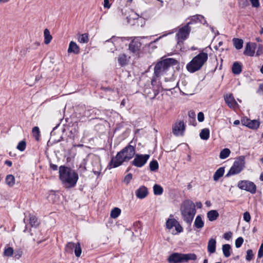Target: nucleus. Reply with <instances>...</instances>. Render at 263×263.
Returning <instances> with one entry per match:
<instances>
[{"instance_id":"obj_21","label":"nucleus","mask_w":263,"mask_h":263,"mask_svg":"<svg viewBox=\"0 0 263 263\" xmlns=\"http://www.w3.org/2000/svg\"><path fill=\"white\" fill-rule=\"evenodd\" d=\"M255 53V47H251L250 43H247L245 50L243 51V54L247 56L253 57L254 56Z\"/></svg>"},{"instance_id":"obj_26","label":"nucleus","mask_w":263,"mask_h":263,"mask_svg":"<svg viewBox=\"0 0 263 263\" xmlns=\"http://www.w3.org/2000/svg\"><path fill=\"white\" fill-rule=\"evenodd\" d=\"M194 226L197 229H201L204 226V222L202 219L201 216L199 215H197L195 218Z\"/></svg>"},{"instance_id":"obj_18","label":"nucleus","mask_w":263,"mask_h":263,"mask_svg":"<svg viewBox=\"0 0 263 263\" xmlns=\"http://www.w3.org/2000/svg\"><path fill=\"white\" fill-rule=\"evenodd\" d=\"M148 194L147 188L144 186H140L136 191L135 195L138 199H143L145 198Z\"/></svg>"},{"instance_id":"obj_54","label":"nucleus","mask_w":263,"mask_h":263,"mask_svg":"<svg viewBox=\"0 0 263 263\" xmlns=\"http://www.w3.org/2000/svg\"><path fill=\"white\" fill-rule=\"evenodd\" d=\"M263 256V242L261 244L258 252V257L261 258Z\"/></svg>"},{"instance_id":"obj_46","label":"nucleus","mask_w":263,"mask_h":263,"mask_svg":"<svg viewBox=\"0 0 263 263\" xmlns=\"http://www.w3.org/2000/svg\"><path fill=\"white\" fill-rule=\"evenodd\" d=\"M254 256L253 251L251 249H249L247 251V255L246 259L248 261L251 260Z\"/></svg>"},{"instance_id":"obj_60","label":"nucleus","mask_w":263,"mask_h":263,"mask_svg":"<svg viewBox=\"0 0 263 263\" xmlns=\"http://www.w3.org/2000/svg\"><path fill=\"white\" fill-rule=\"evenodd\" d=\"M5 164L9 167H11L12 165V162L11 161L8 160L5 161Z\"/></svg>"},{"instance_id":"obj_8","label":"nucleus","mask_w":263,"mask_h":263,"mask_svg":"<svg viewBox=\"0 0 263 263\" xmlns=\"http://www.w3.org/2000/svg\"><path fill=\"white\" fill-rule=\"evenodd\" d=\"M191 31L190 26H188V25L186 24L179 29L176 34L177 40V48L179 46L181 50V45L183 44V42L189 37Z\"/></svg>"},{"instance_id":"obj_58","label":"nucleus","mask_w":263,"mask_h":263,"mask_svg":"<svg viewBox=\"0 0 263 263\" xmlns=\"http://www.w3.org/2000/svg\"><path fill=\"white\" fill-rule=\"evenodd\" d=\"M258 92L263 95V83L259 85Z\"/></svg>"},{"instance_id":"obj_41","label":"nucleus","mask_w":263,"mask_h":263,"mask_svg":"<svg viewBox=\"0 0 263 263\" xmlns=\"http://www.w3.org/2000/svg\"><path fill=\"white\" fill-rule=\"evenodd\" d=\"M76 243L73 242H69L67 243L65 247V251L68 252H71L73 249H74Z\"/></svg>"},{"instance_id":"obj_29","label":"nucleus","mask_w":263,"mask_h":263,"mask_svg":"<svg viewBox=\"0 0 263 263\" xmlns=\"http://www.w3.org/2000/svg\"><path fill=\"white\" fill-rule=\"evenodd\" d=\"M234 46L236 49H240L243 47V41L242 39L233 38L232 40Z\"/></svg>"},{"instance_id":"obj_48","label":"nucleus","mask_w":263,"mask_h":263,"mask_svg":"<svg viewBox=\"0 0 263 263\" xmlns=\"http://www.w3.org/2000/svg\"><path fill=\"white\" fill-rule=\"evenodd\" d=\"M174 227L176 231L175 234H178L183 231V228L178 221H177V223L175 224Z\"/></svg>"},{"instance_id":"obj_13","label":"nucleus","mask_w":263,"mask_h":263,"mask_svg":"<svg viewBox=\"0 0 263 263\" xmlns=\"http://www.w3.org/2000/svg\"><path fill=\"white\" fill-rule=\"evenodd\" d=\"M141 43L137 37L134 38L130 43L128 49L130 52L134 54H138L140 50Z\"/></svg>"},{"instance_id":"obj_45","label":"nucleus","mask_w":263,"mask_h":263,"mask_svg":"<svg viewBox=\"0 0 263 263\" xmlns=\"http://www.w3.org/2000/svg\"><path fill=\"white\" fill-rule=\"evenodd\" d=\"M14 253V250L12 247H8L7 248H5L4 255L6 256L10 257Z\"/></svg>"},{"instance_id":"obj_28","label":"nucleus","mask_w":263,"mask_h":263,"mask_svg":"<svg viewBox=\"0 0 263 263\" xmlns=\"http://www.w3.org/2000/svg\"><path fill=\"white\" fill-rule=\"evenodd\" d=\"M199 136L202 140H207L209 139L210 137L209 129L206 128L202 129L199 134Z\"/></svg>"},{"instance_id":"obj_5","label":"nucleus","mask_w":263,"mask_h":263,"mask_svg":"<svg viewBox=\"0 0 263 263\" xmlns=\"http://www.w3.org/2000/svg\"><path fill=\"white\" fill-rule=\"evenodd\" d=\"M208 59V54L203 51L201 52L186 64V68L190 73H194L202 68Z\"/></svg>"},{"instance_id":"obj_36","label":"nucleus","mask_w":263,"mask_h":263,"mask_svg":"<svg viewBox=\"0 0 263 263\" xmlns=\"http://www.w3.org/2000/svg\"><path fill=\"white\" fill-rule=\"evenodd\" d=\"M29 224L32 227H37L39 224L37 218L34 215L30 216L29 218Z\"/></svg>"},{"instance_id":"obj_15","label":"nucleus","mask_w":263,"mask_h":263,"mask_svg":"<svg viewBox=\"0 0 263 263\" xmlns=\"http://www.w3.org/2000/svg\"><path fill=\"white\" fill-rule=\"evenodd\" d=\"M91 163L93 166L92 172L95 175L98 177L102 170V166L99 158L98 157H95L92 159Z\"/></svg>"},{"instance_id":"obj_33","label":"nucleus","mask_w":263,"mask_h":263,"mask_svg":"<svg viewBox=\"0 0 263 263\" xmlns=\"http://www.w3.org/2000/svg\"><path fill=\"white\" fill-rule=\"evenodd\" d=\"M44 43L45 44H48L51 41L52 36L50 33V31L48 29H45L44 31Z\"/></svg>"},{"instance_id":"obj_63","label":"nucleus","mask_w":263,"mask_h":263,"mask_svg":"<svg viewBox=\"0 0 263 263\" xmlns=\"http://www.w3.org/2000/svg\"><path fill=\"white\" fill-rule=\"evenodd\" d=\"M233 123L235 125H237L239 124L240 121L238 120H236L234 121Z\"/></svg>"},{"instance_id":"obj_55","label":"nucleus","mask_w":263,"mask_h":263,"mask_svg":"<svg viewBox=\"0 0 263 263\" xmlns=\"http://www.w3.org/2000/svg\"><path fill=\"white\" fill-rule=\"evenodd\" d=\"M263 53V47L261 45H259L256 51V55L258 56Z\"/></svg>"},{"instance_id":"obj_10","label":"nucleus","mask_w":263,"mask_h":263,"mask_svg":"<svg viewBox=\"0 0 263 263\" xmlns=\"http://www.w3.org/2000/svg\"><path fill=\"white\" fill-rule=\"evenodd\" d=\"M135 156V158L132 161V164L137 167H141L144 166L150 157V155L148 154L142 155L137 154Z\"/></svg>"},{"instance_id":"obj_40","label":"nucleus","mask_w":263,"mask_h":263,"mask_svg":"<svg viewBox=\"0 0 263 263\" xmlns=\"http://www.w3.org/2000/svg\"><path fill=\"white\" fill-rule=\"evenodd\" d=\"M32 132L33 136H34L35 139L37 141H39L40 139V132L39 128L37 126L34 127L32 128Z\"/></svg>"},{"instance_id":"obj_17","label":"nucleus","mask_w":263,"mask_h":263,"mask_svg":"<svg viewBox=\"0 0 263 263\" xmlns=\"http://www.w3.org/2000/svg\"><path fill=\"white\" fill-rule=\"evenodd\" d=\"M226 103L231 108H235L238 106V103L235 100L232 93L227 94L224 96Z\"/></svg>"},{"instance_id":"obj_9","label":"nucleus","mask_w":263,"mask_h":263,"mask_svg":"<svg viewBox=\"0 0 263 263\" xmlns=\"http://www.w3.org/2000/svg\"><path fill=\"white\" fill-rule=\"evenodd\" d=\"M153 88L145 87L143 90L144 95L146 97L149 98L151 100L155 99L159 93L161 85L159 81L158 83H155L154 85H152Z\"/></svg>"},{"instance_id":"obj_62","label":"nucleus","mask_w":263,"mask_h":263,"mask_svg":"<svg viewBox=\"0 0 263 263\" xmlns=\"http://www.w3.org/2000/svg\"><path fill=\"white\" fill-rule=\"evenodd\" d=\"M60 125V123L58 124L53 128V130L51 131V134H54V130L57 128V127L59 126Z\"/></svg>"},{"instance_id":"obj_14","label":"nucleus","mask_w":263,"mask_h":263,"mask_svg":"<svg viewBox=\"0 0 263 263\" xmlns=\"http://www.w3.org/2000/svg\"><path fill=\"white\" fill-rule=\"evenodd\" d=\"M190 20V21L186 24L188 25V26H190V25L195 24L197 23H200L203 25H205L206 24V21L204 18V17L200 14H196L192 16H190L188 18Z\"/></svg>"},{"instance_id":"obj_37","label":"nucleus","mask_w":263,"mask_h":263,"mask_svg":"<svg viewBox=\"0 0 263 263\" xmlns=\"http://www.w3.org/2000/svg\"><path fill=\"white\" fill-rule=\"evenodd\" d=\"M154 193L156 195H161L162 194L163 189L162 187L158 184H155L153 186Z\"/></svg>"},{"instance_id":"obj_7","label":"nucleus","mask_w":263,"mask_h":263,"mask_svg":"<svg viewBox=\"0 0 263 263\" xmlns=\"http://www.w3.org/2000/svg\"><path fill=\"white\" fill-rule=\"evenodd\" d=\"M245 157L239 156L233 163L229 172L226 175V177H229L232 175L240 173L243 169L245 164Z\"/></svg>"},{"instance_id":"obj_16","label":"nucleus","mask_w":263,"mask_h":263,"mask_svg":"<svg viewBox=\"0 0 263 263\" xmlns=\"http://www.w3.org/2000/svg\"><path fill=\"white\" fill-rule=\"evenodd\" d=\"M129 39L126 37H116L112 36L110 39L106 40L105 43H109V46L111 47L110 50L111 52H114L115 49L112 48V46H115L116 43H118L120 41L124 42L126 40H128Z\"/></svg>"},{"instance_id":"obj_57","label":"nucleus","mask_w":263,"mask_h":263,"mask_svg":"<svg viewBox=\"0 0 263 263\" xmlns=\"http://www.w3.org/2000/svg\"><path fill=\"white\" fill-rule=\"evenodd\" d=\"M104 7L105 8H110L111 5L109 2V0H104Z\"/></svg>"},{"instance_id":"obj_53","label":"nucleus","mask_w":263,"mask_h":263,"mask_svg":"<svg viewBox=\"0 0 263 263\" xmlns=\"http://www.w3.org/2000/svg\"><path fill=\"white\" fill-rule=\"evenodd\" d=\"M250 1L251 3L252 6L253 7L258 8L260 4H259V0H250Z\"/></svg>"},{"instance_id":"obj_4","label":"nucleus","mask_w":263,"mask_h":263,"mask_svg":"<svg viewBox=\"0 0 263 263\" xmlns=\"http://www.w3.org/2000/svg\"><path fill=\"white\" fill-rule=\"evenodd\" d=\"M180 212L183 220L191 224L196 213L195 206L190 200H185L180 205Z\"/></svg>"},{"instance_id":"obj_43","label":"nucleus","mask_w":263,"mask_h":263,"mask_svg":"<svg viewBox=\"0 0 263 263\" xmlns=\"http://www.w3.org/2000/svg\"><path fill=\"white\" fill-rule=\"evenodd\" d=\"M26 141L24 140H22L18 143V144L16 146V148L21 152H23L26 149Z\"/></svg>"},{"instance_id":"obj_11","label":"nucleus","mask_w":263,"mask_h":263,"mask_svg":"<svg viewBox=\"0 0 263 263\" xmlns=\"http://www.w3.org/2000/svg\"><path fill=\"white\" fill-rule=\"evenodd\" d=\"M238 187L243 190H246L252 194H254L256 191V186L255 184L251 181L248 180H241L238 182Z\"/></svg>"},{"instance_id":"obj_47","label":"nucleus","mask_w":263,"mask_h":263,"mask_svg":"<svg viewBox=\"0 0 263 263\" xmlns=\"http://www.w3.org/2000/svg\"><path fill=\"white\" fill-rule=\"evenodd\" d=\"M243 242V238L241 237L237 238L235 240V247L237 248H240Z\"/></svg>"},{"instance_id":"obj_34","label":"nucleus","mask_w":263,"mask_h":263,"mask_svg":"<svg viewBox=\"0 0 263 263\" xmlns=\"http://www.w3.org/2000/svg\"><path fill=\"white\" fill-rule=\"evenodd\" d=\"M6 183L10 187H12L15 183V178L12 175H8L6 177Z\"/></svg>"},{"instance_id":"obj_31","label":"nucleus","mask_w":263,"mask_h":263,"mask_svg":"<svg viewBox=\"0 0 263 263\" xmlns=\"http://www.w3.org/2000/svg\"><path fill=\"white\" fill-rule=\"evenodd\" d=\"M177 221L175 218H168L165 223L166 228L168 230L172 229L175 226V224L177 223Z\"/></svg>"},{"instance_id":"obj_64","label":"nucleus","mask_w":263,"mask_h":263,"mask_svg":"<svg viewBox=\"0 0 263 263\" xmlns=\"http://www.w3.org/2000/svg\"><path fill=\"white\" fill-rule=\"evenodd\" d=\"M205 203L207 206H210L211 205V203L210 201H206Z\"/></svg>"},{"instance_id":"obj_6","label":"nucleus","mask_w":263,"mask_h":263,"mask_svg":"<svg viewBox=\"0 0 263 263\" xmlns=\"http://www.w3.org/2000/svg\"><path fill=\"white\" fill-rule=\"evenodd\" d=\"M196 259L197 256L194 253L183 254L175 252L169 255L167 260L169 263H184Z\"/></svg>"},{"instance_id":"obj_2","label":"nucleus","mask_w":263,"mask_h":263,"mask_svg":"<svg viewBox=\"0 0 263 263\" xmlns=\"http://www.w3.org/2000/svg\"><path fill=\"white\" fill-rule=\"evenodd\" d=\"M59 178L66 187L71 188L76 185L79 176L74 170L62 165L59 167Z\"/></svg>"},{"instance_id":"obj_49","label":"nucleus","mask_w":263,"mask_h":263,"mask_svg":"<svg viewBox=\"0 0 263 263\" xmlns=\"http://www.w3.org/2000/svg\"><path fill=\"white\" fill-rule=\"evenodd\" d=\"M243 218L245 221L249 222L251 220V215L248 212H245L243 215Z\"/></svg>"},{"instance_id":"obj_56","label":"nucleus","mask_w":263,"mask_h":263,"mask_svg":"<svg viewBox=\"0 0 263 263\" xmlns=\"http://www.w3.org/2000/svg\"><path fill=\"white\" fill-rule=\"evenodd\" d=\"M13 253L14 254L15 257L17 259L20 258L22 255V252L20 250L16 251Z\"/></svg>"},{"instance_id":"obj_50","label":"nucleus","mask_w":263,"mask_h":263,"mask_svg":"<svg viewBox=\"0 0 263 263\" xmlns=\"http://www.w3.org/2000/svg\"><path fill=\"white\" fill-rule=\"evenodd\" d=\"M133 175L131 173L128 174L127 175H126L124 179V181L127 184H128L132 179Z\"/></svg>"},{"instance_id":"obj_19","label":"nucleus","mask_w":263,"mask_h":263,"mask_svg":"<svg viewBox=\"0 0 263 263\" xmlns=\"http://www.w3.org/2000/svg\"><path fill=\"white\" fill-rule=\"evenodd\" d=\"M241 122L243 125L247 126L248 127L251 129H257L260 125L259 121L256 120H251L249 119L243 120Z\"/></svg>"},{"instance_id":"obj_27","label":"nucleus","mask_w":263,"mask_h":263,"mask_svg":"<svg viewBox=\"0 0 263 263\" xmlns=\"http://www.w3.org/2000/svg\"><path fill=\"white\" fill-rule=\"evenodd\" d=\"M118 61L121 66L126 65L128 62L127 55L124 53L120 54L118 58Z\"/></svg>"},{"instance_id":"obj_39","label":"nucleus","mask_w":263,"mask_h":263,"mask_svg":"<svg viewBox=\"0 0 263 263\" xmlns=\"http://www.w3.org/2000/svg\"><path fill=\"white\" fill-rule=\"evenodd\" d=\"M159 168V164L157 160H153L149 163V169L151 171L155 172Z\"/></svg>"},{"instance_id":"obj_25","label":"nucleus","mask_w":263,"mask_h":263,"mask_svg":"<svg viewBox=\"0 0 263 263\" xmlns=\"http://www.w3.org/2000/svg\"><path fill=\"white\" fill-rule=\"evenodd\" d=\"M224 173V167H220L215 172L213 175V179L215 181H217L220 178L223 176Z\"/></svg>"},{"instance_id":"obj_23","label":"nucleus","mask_w":263,"mask_h":263,"mask_svg":"<svg viewBox=\"0 0 263 263\" xmlns=\"http://www.w3.org/2000/svg\"><path fill=\"white\" fill-rule=\"evenodd\" d=\"M242 65L238 62H235L232 67V73L234 74H239L242 71Z\"/></svg>"},{"instance_id":"obj_35","label":"nucleus","mask_w":263,"mask_h":263,"mask_svg":"<svg viewBox=\"0 0 263 263\" xmlns=\"http://www.w3.org/2000/svg\"><path fill=\"white\" fill-rule=\"evenodd\" d=\"M230 153V150L229 148H225L220 152L219 154V158L221 159H224L229 156Z\"/></svg>"},{"instance_id":"obj_52","label":"nucleus","mask_w":263,"mask_h":263,"mask_svg":"<svg viewBox=\"0 0 263 263\" xmlns=\"http://www.w3.org/2000/svg\"><path fill=\"white\" fill-rule=\"evenodd\" d=\"M197 119L199 122H203L204 120V114L202 112H199L197 115Z\"/></svg>"},{"instance_id":"obj_51","label":"nucleus","mask_w":263,"mask_h":263,"mask_svg":"<svg viewBox=\"0 0 263 263\" xmlns=\"http://www.w3.org/2000/svg\"><path fill=\"white\" fill-rule=\"evenodd\" d=\"M223 238L227 240H229L232 237V233L230 231L225 233L223 234Z\"/></svg>"},{"instance_id":"obj_3","label":"nucleus","mask_w":263,"mask_h":263,"mask_svg":"<svg viewBox=\"0 0 263 263\" xmlns=\"http://www.w3.org/2000/svg\"><path fill=\"white\" fill-rule=\"evenodd\" d=\"M177 63L178 61L173 58H167L157 62L154 67L151 85H154L155 83H158L157 78L165 74L171 66L175 65Z\"/></svg>"},{"instance_id":"obj_24","label":"nucleus","mask_w":263,"mask_h":263,"mask_svg":"<svg viewBox=\"0 0 263 263\" xmlns=\"http://www.w3.org/2000/svg\"><path fill=\"white\" fill-rule=\"evenodd\" d=\"M219 216V214L217 210H212L207 213V217L210 221L216 220Z\"/></svg>"},{"instance_id":"obj_30","label":"nucleus","mask_w":263,"mask_h":263,"mask_svg":"<svg viewBox=\"0 0 263 263\" xmlns=\"http://www.w3.org/2000/svg\"><path fill=\"white\" fill-rule=\"evenodd\" d=\"M231 247L229 244H224L222 245V250L224 257H229L231 255Z\"/></svg>"},{"instance_id":"obj_1","label":"nucleus","mask_w":263,"mask_h":263,"mask_svg":"<svg viewBox=\"0 0 263 263\" xmlns=\"http://www.w3.org/2000/svg\"><path fill=\"white\" fill-rule=\"evenodd\" d=\"M131 141L126 146L118 152L116 157H112L109 165L111 168H115L121 165L124 162L128 161L135 155V147L130 144Z\"/></svg>"},{"instance_id":"obj_20","label":"nucleus","mask_w":263,"mask_h":263,"mask_svg":"<svg viewBox=\"0 0 263 263\" xmlns=\"http://www.w3.org/2000/svg\"><path fill=\"white\" fill-rule=\"evenodd\" d=\"M68 53H73L74 54H78L80 52L79 47L77 45L76 43L73 41H71L69 45L68 49Z\"/></svg>"},{"instance_id":"obj_61","label":"nucleus","mask_w":263,"mask_h":263,"mask_svg":"<svg viewBox=\"0 0 263 263\" xmlns=\"http://www.w3.org/2000/svg\"><path fill=\"white\" fill-rule=\"evenodd\" d=\"M196 206L198 208H201L202 207V203L200 202H196Z\"/></svg>"},{"instance_id":"obj_22","label":"nucleus","mask_w":263,"mask_h":263,"mask_svg":"<svg viewBox=\"0 0 263 263\" xmlns=\"http://www.w3.org/2000/svg\"><path fill=\"white\" fill-rule=\"evenodd\" d=\"M216 241L214 238H211L208 243V251L212 254L216 251Z\"/></svg>"},{"instance_id":"obj_42","label":"nucleus","mask_w":263,"mask_h":263,"mask_svg":"<svg viewBox=\"0 0 263 263\" xmlns=\"http://www.w3.org/2000/svg\"><path fill=\"white\" fill-rule=\"evenodd\" d=\"M78 41L81 43H86L88 42V34L84 33L81 34L79 39Z\"/></svg>"},{"instance_id":"obj_32","label":"nucleus","mask_w":263,"mask_h":263,"mask_svg":"<svg viewBox=\"0 0 263 263\" xmlns=\"http://www.w3.org/2000/svg\"><path fill=\"white\" fill-rule=\"evenodd\" d=\"M87 162V159H83L81 161L80 164H79V168H78L79 171L80 173H83L86 171V170H87V168H86Z\"/></svg>"},{"instance_id":"obj_59","label":"nucleus","mask_w":263,"mask_h":263,"mask_svg":"<svg viewBox=\"0 0 263 263\" xmlns=\"http://www.w3.org/2000/svg\"><path fill=\"white\" fill-rule=\"evenodd\" d=\"M50 167L53 171L58 170V165L50 163Z\"/></svg>"},{"instance_id":"obj_44","label":"nucleus","mask_w":263,"mask_h":263,"mask_svg":"<svg viewBox=\"0 0 263 263\" xmlns=\"http://www.w3.org/2000/svg\"><path fill=\"white\" fill-rule=\"evenodd\" d=\"M82 253V249L81 248L80 243L77 242L74 248V254L77 257H80Z\"/></svg>"},{"instance_id":"obj_38","label":"nucleus","mask_w":263,"mask_h":263,"mask_svg":"<svg viewBox=\"0 0 263 263\" xmlns=\"http://www.w3.org/2000/svg\"><path fill=\"white\" fill-rule=\"evenodd\" d=\"M121 211L118 208H114L110 212V217L112 218H117L121 214Z\"/></svg>"},{"instance_id":"obj_12","label":"nucleus","mask_w":263,"mask_h":263,"mask_svg":"<svg viewBox=\"0 0 263 263\" xmlns=\"http://www.w3.org/2000/svg\"><path fill=\"white\" fill-rule=\"evenodd\" d=\"M185 126L183 121L176 122L173 126L172 133L176 136H182L184 135Z\"/></svg>"}]
</instances>
